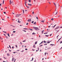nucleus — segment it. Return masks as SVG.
<instances>
[{"instance_id": "obj_55", "label": "nucleus", "mask_w": 62, "mask_h": 62, "mask_svg": "<svg viewBox=\"0 0 62 62\" xmlns=\"http://www.w3.org/2000/svg\"><path fill=\"white\" fill-rule=\"evenodd\" d=\"M13 53H14V54H15V53H16V52H14Z\"/></svg>"}, {"instance_id": "obj_27", "label": "nucleus", "mask_w": 62, "mask_h": 62, "mask_svg": "<svg viewBox=\"0 0 62 62\" xmlns=\"http://www.w3.org/2000/svg\"><path fill=\"white\" fill-rule=\"evenodd\" d=\"M32 60H33V58H32V60H31V61H32Z\"/></svg>"}, {"instance_id": "obj_16", "label": "nucleus", "mask_w": 62, "mask_h": 62, "mask_svg": "<svg viewBox=\"0 0 62 62\" xmlns=\"http://www.w3.org/2000/svg\"><path fill=\"white\" fill-rule=\"evenodd\" d=\"M8 36L9 37H10V36H9V33H8Z\"/></svg>"}, {"instance_id": "obj_36", "label": "nucleus", "mask_w": 62, "mask_h": 62, "mask_svg": "<svg viewBox=\"0 0 62 62\" xmlns=\"http://www.w3.org/2000/svg\"><path fill=\"white\" fill-rule=\"evenodd\" d=\"M34 23V21H32V22H31L32 23Z\"/></svg>"}, {"instance_id": "obj_13", "label": "nucleus", "mask_w": 62, "mask_h": 62, "mask_svg": "<svg viewBox=\"0 0 62 62\" xmlns=\"http://www.w3.org/2000/svg\"><path fill=\"white\" fill-rule=\"evenodd\" d=\"M25 6H26V7H27V8H29V6H27L26 5Z\"/></svg>"}, {"instance_id": "obj_18", "label": "nucleus", "mask_w": 62, "mask_h": 62, "mask_svg": "<svg viewBox=\"0 0 62 62\" xmlns=\"http://www.w3.org/2000/svg\"><path fill=\"white\" fill-rule=\"evenodd\" d=\"M27 3V2H26V1L25 2V6L26 5V3Z\"/></svg>"}, {"instance_id": "obj_24", "label": "nucleus", "mask_w": 62, "mask_h": 62, "mask_svg": "<svg viewBox=\"0 0 62 62\" xmlns=\"http://www.w3.org/2000/svg\"><path fill=\"white\" fill-rule=\"evenodd\" d=\"M4 0H3V4H4Z\"/></svg>"}, {"instance_id": "obj_37", "label": "nucleus", "mask_w": 62, "mask_h": 62, "mask_svg": "<svg viewBox=\"0 0 62 62\" xmlns=\"http://www.w3.org/2000/svg\"><path fill=\"white\" fill-rule=\"evenodd\" d=\"M34 13V11H33L32 12V14H33Z\"/></svg>"}, {"instance_id": "obj_42", "label": "nucleus", "mask_w": 62, "mask_h": 62, "mask_svg": "<svg viewBox=\"0 0 62 62\" xmlns=\"http://www.w3.org/2000/svg\"><path fill=\"white\" fill-rule=\"evenodd\" d=\"M6 38H7V39H8V37H7V36H6Z\"/></svg>"}, {"instance_id": "obj_8", "label": "nucleus", "mask_w": 62, "mask_h": 62, "mask_svg": "<svg viewBox=\"0 0 62 62\" xmlns=\"http://www.w3.org/2000/svg\"><path fill=\"white\" fill-rule=\"evenodd\" d=\"M23 29H25V30H28V29L27 28H23Z\"/></svg>"}, {"instance_id": "obj_62", "label": "nucleus", "mask_w": 62, "mask_h": 62, "mask_svg": "<svg viewBox=\"0 0 62 62\" xmlns=\"http://www.w3.org/2000/svg\"><path fill=\"white\" fill-rule=\"evenodd\" d=\"M36 18L37 19H38V17H36Z\"/></svg>"}, {"instance_id": "obj_60", "label": "nucleus", "mask_w": 62, "mask_h": 62, "mask_svg": "<svg viewBox=\"0 0 62 62\" xmlns=\"http://www.w3.org/2000/svg\"><path fill=\"white\" fill-rule=\"evenodd\" d=\"M12 49H13V48H14V47L13 46H12Z\"/></svg>"}, {"instance_id": "obj_4", "label": "nucleus", "mask_w": 62, "mask_h": 62, "mask_svg": "<svg viewBox=\"0 0 62 62\" xmlns=\"http://www.w3.org/2000/svg\"><path fill=\"white\" fill-rule=\"evenodd\" d=\"M59 26L57 27H56L55 29V30H56V29H57L58 28H59Z\"/></svg>"}, {"instance_id": "obj_58", "label": "nucleus", "mask_w": 62, "mask_h": 62, "mask_svg": "<svg viewBox=\"0 0 62 62\" xmlns=\"http://www.w3.org/2000/svg\"><path fill=\"white\" fill-rule=\"evenodd\" d=\"M8 50L10 52H11V50L9 49H8Z\"/></svg>"}, {"instance_id": "obj_14", "label": "nucleus", "mask_w": 62, "mask_h": 62, "mask_svg": "<svg viewBox=\"0 0 62 62\" xmlns=\"http://www.w3.org/2000/svg\"><path fill=\"white\" fill-rule=\"evenodd\" d=\"M44 31V30H43L42 31V34H43V31Z\"/></svg>"}, {"instance_id": "obj_40", "label": "nucleus", "mask_w": 62, "mask_h": 62, "mask_svg": "<svg viewBox=\"0 0 62 62\" xmlns=\"http://www.w3.org/2000/svg\"><path fill=\"white\" fill-rule=\"evenodd\" d=\"M9 47H10V49H11V47H10V45H9Z\"/></svg>"}, {"instance_id": "obj_23", "label": "nucleus", "mask_w": 62, "mask_h": 62, "mask_svg": "<svg viewBox=\"0 0 62 62\" xmlns=\"http://www.w3.org/2000/svg\"><path fill=\"white\" fill-rule=\"evenodd\" d=\"M45 36H46V37H48V36H49V35H46Z\"/></svg>"}, {"instance_id": "obj_34", "label": "nucleus", "mask_w": 62, "mask_h": 62, "mask_svg": "<svg viewBox=\"0 0 62 62\" xmlns=\"http://www.w3.org/2000/svg\"><path fill=\"white\" fill-rule=\"evenodd\" d=\"M23 31H24V32H26V31H25V30H22Z\"/></svg>"}, {"instance_id": "obj_50", "label": "nucleus", "mask_w": 62, "mask_h": 62, "mask_svg": "<svg viewBox=\"0 0 62 62\" xmlns=\"http://www.w3.org/2000/svg\"><path fill=\"white\" fill-rule=\"evenodd\" d=\"M2 5V3L0 4V6H2V5Z\"/></svg>"}, {"instance_id": "obj_6", "label": "nucleus", "mask_w": 62, "mask_h": 62, "mask_svg": "<svg viewBox=\"0 0 62 62\" xmlns=\"http://www.w3.org/2000/svg\"><path fill=\"white\" fill-rule=\"evenodd\" d=\"M14 58H13L12 60V61H14Z\"/></svg>"}, {"instance_id": "obj_22", "label": "nucleus", "mask_w": 62, "mask_h": 62, "mask_svg": "<svg viewBox=\"0 0 62 62\" xmlns=\"http://www.w3.org/2000/svg\"><path fill=\"white\" fill-rule=\"evenodd\" d=\"M37 42H38V41H37V42H36L35 43V44H37Z\"/></svg>"}, {"instance_id": "obj_56", "label": "nucleus", "mask_w": 62, "mask_h": 62, "mask_svg": "<svg viewBox=\"0 0 62 62\" xmlns=\"http://www.w3.org/2000/svg\"><path fill=\"white\" fill-rule=\"evenodd\" d=\"M26 25H28V23H27L26 24Z\"/></svg>"}, {"instance_id": "obj_11", "label": "nucleus", "mask_w": 62, "mask_h": 62, "mask_svg": "<svg viewBox=\"0 0 62 62\" xmlns=\"http://www.w3.org/2000/svg\"><path fill=\"white\" fill-rule=\"evenodd\" d=\"M34 24H36V22H35L33 23Z\"/></svg>"}, {"instance_id": "obj_12", "label": "nucleus", "mask_w": 62, "mask_h": 62, "mask_svg": "<svg viewBox=\"0 0 62 62\" xmlns=\"http://www.w3.org/2000/svg\"><path fill=\"white\" fill-rule=\"evenodd\" d=\"M32 35H35V34H36V33H35L33 32L32 33Z\"/></svg>"}, {"instance_id": "obj_38", "label": "nucleus", "mask_w": 62, "mask_h": 62, "mask_svg": "<svg viewBox=\"0 0 62 62\" xmlns=\"http://www.w3.org/2000/svg\"><path fill=\"white\" fill-rule=\"evenodd\" d=\"M30 30H31V31H32L33 30L32 29H30Z\"/></svg>"}, {"instance_id": "obj_32", "label": "nucleus", "mask_w": 62, "mask_h": 62, "mask_svg": "<svg viewBox=\"0 0 62 62\" xmlns=\"http://www.w3.org/2000/svg\"><path fill=\"white\" fill-rule=\"evenodd\" d=\"M3 57V58H4L5 59H7V58L5 57Z\"/></svg>"}, {"instance_id": "obj_17", "label": "nucleus", "mask_w": 62, "mask_h": 62, "mask_svg": "<svg viewBox=\"0 0 62 62\" xmlns=\"http://www.w3.org/2000/svg\"><path fill=\"white\" fill-rule=\"evenodd\" d=\"M3 32H4V33H6V34H7V32L6 31H3Z\"/></svg>"}, {"instance_id": "obj_26", "label": "nucleus", "mask_w": 62, "mask_h": 62, "mask_svg": "<svg viewBox=\"0 0 62 62\" xmlns=\"http://www.w3.org/2000/svg\"><path fill=\"white\" fill-rule=\"evenodd\" d=\"M59 30H58L57 31L56 33H57V32H59Z\"/></svg>"}, {"instance_id": "obj_20", "label": "nucleus", "mask_w": 62, "mask_h": 62, "mask_svg": "<svg viewBox=\"0 0 62 62\" xmlns=\"http://www.w3.org/2000/svg\"><path fill=\"white\" fill-rule=\"evenodd\" d=\"M50 45H51L52 46H54V44H51Z\"/></svg>"}, {"instance_id": "obj_15", "label": "nucleus", "mask_w": 62, "mask_h": 62, "mask_svg": "<svg viewBox=\"0 0 62 62\" xmlns=\"http://www.w3.org/2000/svg\"><path fill=\"white\" fill-rule=\"evenodd\" d=\"M43 42V41H42L40 44H39V45H40V44H41V43H42Z\"/></svg>"}, {"instance_id": "obj_3", "label": "nucleus", "mask_w": 62, "mask_h": 62, "mask_svg": "<svg viewBox=\"0 0 62 62\" xmlns=\"http://www.w3.org/2000/svg\"><path fill=\"white\" fill-rule=\"evenodd\" d=\"M9 2H10V4H12H12H13V1H12L11 2V0H10Z\"/></svg>"}, {"instance_id": "obj_47", "label": "nucleus", "mask_w": 62, "mask_h": 62, "mask_svg": "<svg viewBox=\"0 0 62 62\" xmlns=\"http://www.w3.org/2000/svg\"><path fill=\"white\" fill-rule=\"evenodd\" d=\"M4 14H6V13L5 12H4Z\"/></svg>"}, {"instance_id": "obj_48", "label": "nucleus", "mask_w": 62, "mask_h": 62, "mask_svg": "<svg viewBox=\"0 0 62 62\" xmlns=\"http://www.w3.org/2000/svg\"><path fill=\"white\" fill-rule=\"evenodd\" d=\"M15 17H19V16H16Z\"/></svg>"}, {"instance_id": "obj_53", "label": "nucleus", "mask_w": 62, "mask_h": 62, "mask_svg": "<svg viewBox=\"0 0 62 62\" xmlns=\"http://www.w3.org/2000/svg\"><path fill=\"white\" fill-rule=\"evenodd\" d=\"M29 17H32V16L30 15L29 16Z\"/></svg>"}, {"instance_id": "obj_31", "label": "nucleus", "mask_w": 62, "mask_h": 62, "mask_svg": "<svg viewBox=\"0 0 62 62\" xmlns=\"http://www.w3.org/2000/svg\"><path fill=\"white\" fill-rule=\"evenodd\" d=\"M48 33H44V34H47Z\"/></svg>"}, {"instance_id": "obj_45", "label": "nucleus", "mask_w": 62, "mask_h": 62, "mask_svg": "<svg viewBox=\"0 0 62 62\" xmlns=\"http://www.w3.org/2000/svg\"><path fill=\"white\" fill-rule=\"evenodd\" d=\"M23 13H24V10H23Z\"/></svg>"}, {"instance_id": "obj_51", "label": "nucleus", "mask_w": 62, "mask_h": 62, "mask_svg": "<svg viewBox=\"0 0 62 62\" xmlns=\"http://www.w3.org/2000/svg\"><path fill=\"white\" fill-rule=\"evenodd\" d=\"M46 53L45 52V56L46 55Z\"/></svg>"}, {"instance_id": "obj_63", "label": "nucleus", "mask_w": 62, "mask_h": 62, "mask_svg": "<svg viewBox=\"0 0 62 62\" xmlns=\"http://www.w3.org/2000/svg\"><path fill=\"white\" fill-rule=\"evenodd\" d=\"M37 49H38V50H39V48H37Z\"/></svg>"}, {"instance_id": "obj_7", "label": "nucleus", "mask_w": 62, "mask_h": 62, "mask_svg": "<svg viewBox=\"0 0 62 62\" xmlns=\"http://www.w3.org/2000/svg\"><path fill=\"white\" fill-rule=\"evenodd\" d=\"M58 13V12L57 11L55 12V15H56V14H57V13Z\"/></svg>"}, {"instance_id": "obj_64", "label": "nucleus", "mask_w": 62, "mask_h": 62, "mask_svg": "<svg viewBox=\"0 0 62 62\" xmlns=\"http://www.w3.org/2000/svg\"><path fill=\"white\" fill-rule=\"evenodd\" d=\"M60 28H62V26H61V27H60Z\"/></svg>"}, {"instance_id": "obj_54", "label": "nucleus", "mask_w": 62, "mask_h": 62, "mask_svg": "<svg viewBox=\"0 0 62 62\" xmlns=\"http://www.w3.org/2000/svg\"><path fill=\"white\" fill-rule=\"evenodd\" d=\"M32 51H35V50H34L33 49H32Z\"/></svg>"}, {"instance_id": "obj_5", "label": "nucleus", "mask_w": 62, "mask_h": 62, "mask_svg": "<svg viewBox=\"0 0 62 62\" xmlns=\"http://www.w3.org/2000/svg\"><path fill=\"white\" fill-rule=\"evenodd\" d=\"M53 3L54 4V5H55L56 7V4H55L54 2H53Z\"/></svg>"}, {"instance_id": "obj_35", "label": "nucleus", "mask_w": 62, "mask_h": 62, "mask_svg": "<svg viewBox=\"0 0 62 62\" xmlns=\"http://www.w3.org/2000/svg\"><path fill=\"white\" fill-rule=\"evenodd\" d=\"M17 22L18 23H21V21H18Z\"/></svg>"}, {"instance_id": "obj_44", "label": "nucleus", "mask_w": 62, "mask_h": 62, "mask_svg": "<svg viewBox=\"0 0 62 62\" xmlns=\"http://www.w3.org/2000/svg\"><path fill=\"white\" fill-rule=\"evenodd\" d=\"M56 25H55L54 26L53 28H54V27H55V26Z\"/></svg>"}, {"instance_id": "obj_59", "label": "nucleus", "mask_w": 62, "mask_h": 62, "mask_svg": "<svg viewBox=\"0 0 62 62\" xmlns=\"http://www.w3.org/2000/svg\"><path fill=\"white\" fill-rule=\"evenodd\" d=\"M62 43V41L60 42V43L61 44Z\"/></svg>"}, {"instance_id": "obj_2", "label": "nucleus", "mask_w": 62, "mask_h": 62, "mask_svg": "<svg viewBox=\"0 0 62 62\" xmlns=\"http://www.w3.org/2000/svg\"><path fill=\"white\" fill-rule=\"evenodd\" d=\"M28 22H31V19H30L29 20H27Z\"/></svg>"}, {"instance_id": "obj_49", "label": "nucleus", "mask_w": 62, "mask_h": 62, "mask_svg": "<svg viewBox=\"0 0 62 62\" xmlns=\"http://www.w3.org/2000/svg\"><path fill=\"white\" fill-rule=\"evenodd\" d=\"M16 48H17V45H16Z\"/></svg>"}, {"instance_id": "obj_57", "label": "nucleus", "mask_w": 62, "mask_h": 62, "mask_svg": "<svg viewBox=\"0 0 62 62\" xmlns=\"http://www.w3.org/2000/svg\"><path fill=\"white\" fill-rule=\"evenodd\" d=\"M57 6H59V5L58 4L57 5Z\"/></svg>"}, {"instance_id": "obj_61", "label": "nucleus", "mask_w": 62, "mask_h": 62, "mask_svg": "<svg viewBox=\"0 0 62 62\" xmlns=\"http://www.w3.org/2000/svg\"><path fill=\"white\" fill-rule=\"evenodd\" d=\"M25 50H27V49L26 48L25 49Z\"/></svg>"}, {"instance_id": "obj_39", "label": "nucleus", "mask_w": 62, "mask_h": 62, "mask_svg": "<svg viewBox=\"0 0 62 62\" xmlns=\"http://www.w3.org/2000/svg\"><path fill=\"white\" fill-rule=\"evenodd\" d=\"M15 32H16V31H13V33H15Z\"/></svg>"}, {"instance_id": "obj_29", "label": "nucleus", "mask_w": 62, "mask_h": 62, "mask_svg": "<svg viewBox=\"0 0 62 62\" xmlns=\"http://www.w3.org/2000/svg\"><path fill=\"white\" fill-rule=\"evenodd\" d=\"M62 38V37H61V38L60 39H59L58 40V41H59V40H60V39H61Z\"/></svg>"}, {"instance_id": "obj_41", "label": "nucleus", "mask_w": 62, "mask_h": 62, "mask_svg": "<svg viewBox=\"0 0 62 62\" xmlns=\"http://www.w3.org/2000/svg\"><path fill=\"white\" fill-rule=\"evenodd\" d=\"M48 3H49V4H51V2H48Z\"/></svg>"}, {"instance_id": "obj_21", "label": "nucleus", "mask_w": 62, "mask_h": 62, "mask_svg": "<svg viewBox=\"0 0 62 62\" xmlns=\"http://www.w3.org/2000/svg\"><path fill=\"white\" fill-rule=\"evenodd\" d=\"M28 5H29V6H32V5L31 4H29L28 3Z\"/></svg>"}, {"instance_id": "obj_46", "label": "nucleus", "mask_w": 62, "mask_h": 62, "mask_svg": "<svg viewBox=\"0 0 62 62\" xmlns=\"http://www.w3.org/2000/svg\"><path fill=\"white\" fill-rule=\"evenodd\" d=\"M47 44H44V45H47Z\"/></svg>"}, {"instance_id": "obj_1", "label": "nucleus", "mask_w": 62, "mask_h": 62, "mask_svg": "<svg viewBox=\"0 0 62 62\" xmlns=\"http://www.w3.org/2000/svg\"><path fill=\"white\" fill-rule=\"evenodd\" d=\"M33 28L35 29V30H39V29H38V28L37 27H33Z\"/></svg>"}, {"instance_id": "obj_9", "label": "nucleus", "mask_w": 62, "mask_h": 62, "mask_svg": "<svg viewBox=\"0 0 62 62\" xmlns=\"http://www.w3.org/2000/svg\"><path fill=\"white\" fill-rule=\"evenodd\" d=\"M7 55L8 56H9V55H10L8 53H7Z\"/></svg>"}, {"instance_id": "obj_28", "label": "nucleus", "mask_w": 62, "mask_h": 62, "mask_svg": "<svg viewBox=\"0 0 62 62\" xmlns=\"http://www.w3.org/2000/svg\"><path fill=\"white\" fill-rule=\"evenodd\" d=\"M33 47H34V48H36V47H35V45H33Z\"/></svg>"}, {"instance_id": "obj_10", "label": "nucleus", "mask_w": 62, "mask_h": 62, "mask_svg": "<svg viewBox=\"0 0 62 62\" xmlns=\"http://www.w3.org/2000/svg\"><path fill=\"white\" fill-rule=\"evenodd\" d=\"M42 23H44V20H42L41 21Z\"/></svg>"}, {"instance_id": "obj_30", "label": "nucleus", "mask_w": 62, "mask_h": 62, "mask_svg": "<svg viewBox=\"0 0 62 62\" xmlns=\"http://www.w3.org/2000/svg\"><path fill=\"white\" fill-rule=\"evenodd\" d=\"M29 2H30V3H31V0H29Z\"/></svg>"}, {"instance_id": "obj_33", "label": "nucleus", "mask_w": 62, "mask_h": 62, "mask_svg": "<svg viewBox=\"0 0 62 62\" xmlns=\"http://www.w3.org/2000/svg\"><path fill=\"white\" fill-rule=\"evenodd\" d=\"M44 43H46L47 42H46V41H44Z\"/></svg>"}, {"instance_id": "obj_52", "label": "nucleus", "mask_w": 62, "mask_h": 62, "mask_svg": "<svg viewBox=\"0 0 62 62\" xmlns=\"http://www.w3.org/2000/svg\"><path fill=\"white\" fill-rule=\"evenodd\" d=\"M50 42H47V43H50Z\"/></svg>"}, {"instance_id": "obj_25", "label": "nucleus", "mask_w": 62, "mask_h": 62, "mask_svg": "<svg viewBox=\"0 0 62 62\" xmlns=\"http://www.w3.org/2000/svg\"><path fill=\"white\" fill-rule=\"evenodd\" d=\"M21 15V14L20 15H17L18 16H20Z\"/></svg>"}, {"instance_id": "obj_43", "label": "nucleus", "mask_w": 62, "mask_h": 62, "mask_svg": "<svg viewBox=\"0 0 62 62\" xmlns=\"http://www.w3.org/2000/svg\"><path fill=\"white\" fill-rule=\"evenodd\" d=\"M52 34H50V36L51 37L52 36Z\"/></svg>"}, {"instance_id": "obj_19", "label": "nucleus", "mask_w": 62, "mask_h": 62, "mask_svg": "<svg viewBox=\"0 0 62 62\" xmlns=\"http://www.w3.org/2000/svg\"><path fill=\"white\" fill-rule=\"evenodd\" d=\"M54 20V18H52L51 19V21H53Z\"/></svg>"}]
</instances>
